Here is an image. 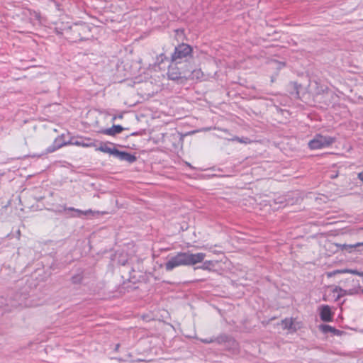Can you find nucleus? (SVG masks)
<instances>
[{
    "mask_svg": "<svg viewBox=\"0 0 363 363\" xmlns=\"http://www.w3.org/2000/svg\"><path fill=\"white\" fill-rule=\"evenodd\" d=\"M361 287H360L359 284H358V286L357 288L354 287V288H352L350 289H345V291H344V293L346 294V295H350V296L357 294L359 293V289Z\"/></svg>",
    "mask_w": 363,
    "mask_h": 363,
    "instance_id": "obj_21",
    "label": "nucleus"
},
{
    "mask_svg": "<svg viewBox=\"0 0 363 363\" xmlns=\"http://www.w3.org/2000/svg\"><path fill=\"white\" fill-rule=\"evenodd\" d=\"M71 30L74 41L84 40L89 38L91 32L90 27L86 24H75L71 27Z\"/></svg>",
    "mask_w": 363,
    "mask_h": 363,
    "instance_id": "obj_5",
    "label": "nucleus"
},
{
    "mask_svg": "<svg viewBox=\"0 0 363 363\" xmlns=\"http://www.w3.org/2000/svg\"><path fill=\"white\" fill-rule=\"evenodd\" d=\"M289 86L294 89V92L291 91V94H295L296 97H299V89L302 87L301 84L297 82H290Z\"/></svg>",
    "mask_w": 363,
    "mask_h": 363,
    "instance_id": "obj_18",
    "label": "nucleus"
},
{
    "mask_svg": "<svg viewBox=\"0 0 363 363\" xmlns=\"http://www.w3.org/2000/svg\"><path fill=\"white\" fill-rule=\"evenodd\" d=\"M320 329L324 333H328L330 332L335 335H340L341 333H342V331H340L329 325H320Z\"/></svg>",
    "mask_w": 363,
    "mask_h": 363,
    "instance_id": "obj_14",
    "label": "nucleus"
},
{
    "mask_svg": "<svg viewBox=\"0 0 363 363\" xmlns=\"http://www.w3.org/2000/svg\"><path fill=\"white\" fill-rule=\"evenodd\" d=\"M67 144V143L62 141V137H58L55 140L53 143L46 149L45 154L53 152Z\"/></svg>",
    "mask_w": 363,
    "mask_h": 363,
    "instance_id": "obj_8",
    "label": "nucleus"
},
{
    "mask_svg": "<svg viewBox=\"0 0 363 363\" xmlns=\"http://www.w3.org/2000/svg\"><path fill=\"white\" fill-rule=\"evenodd\" d=\"M124 128L121 125H113L111 128L101 130L103 134L113 136L120 133Z\"/></svg>",
    "mask_w": 363,
    "mask_h": 363,
    "instance_id": "obj_11",
    "label": "nucleus"
},
{
    "mask_svg": "<svg viewBox=\"0 0 363 363\" xmlns=\"http://www.w3.org/2000/svg\"><path fill=\"white\" fill-rule=\"evenodd\" d=\"M77 212L79 213V216H87V217H95L96 216H99L100 214H104V212H100V211H93L91 210H87V211H79V210H77Z\"/></svg>",
    "mask_w": 363,
    "mask_h": 363,
    "instance_id": "obj_16",
    "label": "nucleus"
},
{
    "mask_svg": "<svg viewBox=\"0 0 363 363\" xmlns=\"http://www.w3.org/2000/svg\"><path fill=\"white\" fill-rule=\"evenodd\" d=\"M342 250H345L348 252H352L354 251H362L363 250V242H357L352 245L344 244L341 245Z\"/></svg>",
    "mask_w": 363,
    "mask_h": 363,
    "instance_id": "obj_10",
    "label": "nucleus"
},
{
    "mask_svg": "<svg viewBox=\"0 0 363 363\" xmlns=\"http://www.w3.org/2000/svg\"><path fill=\"white\" fill-rule=\"evenodd\" d=\"M231 338L225 334H221L219 336H218L216 338H214L215 342H216L218 344H222L224 342H227L230 341Z\"/></svg>",
    "mask_w": 363,
    "mask_h": 363,
    "instance_id": "obj_19",
    "label": "nucleus"
},
{
    "mask_svg": "<svg viewBox=\"0 0 363 363\" xmlns=\"http://www.w3.org/2000/svg\"><path fill=\"white\" fill-rule=\"evenodd\" d=\"M82 280H83L82 274H74L71 278L72 283L74 284H81Z\"/></svg>",
    "mask_w": 363,
    "mask_h": 363,
    "instance_id": "obj_20",
    "label": "nucleus"
},
{
    "mask_svg": "<svg viewBox=\"0 0 363 363\" xmlns=\"http://www.w3.org/2000/svg\"><path fill=\"white\" fill-rule=\"evenodd\" d=\"M193 48L186 43H181L175 47L174 52L171 55L170 60L176 63H186L192 58Z\"/></svg>",
    "mask_w": 363,
    "mask_h": 363,
    "instance_id": "obj_2",
    "label": "nucleus"
},
{
    "mask_svg": "<svg viewBox=\"0 0 363 363\" xmlns=\"http://www.w3.org/2000/svg\"><path fill=\"white\" fill-rule=\"evenodd\" d=\"M96 147V150H97V151H101V152H103L105 153H108L111 155H113L114 152L116 150V148H114V147L111 148V147H108L106 143H103V142H100L99 146L96 145V147Z\"/></svg>",
    "mask_w": 363,
    "mask_h": 363,
    "instance_id": "obj_12",
    "label": "nucleus"
},
{
    "mask_svg": "<svg viewBox=\"0 0 363 363\" xmlns=\"http://www.w3.org/2000/svg\"><path fill=\"white\" fill-rule=\"evenodd\" d=\"M201 341L204 343H211V342H215L214 339L213 338H210V339H203L201 340Z\"/></svg>",
    "mask_w": 363,
    "mask_h": 363,
    "instance_id": "obj_24",
    "label": "nucleus"
},
{
    "mask_svg": "<svg viewBox=\"0 0 363 363\" xmlns=\"http://www.w3.org/2000/svg\"><path fill=\"white\" fill-rule=\"evenodd\" d=\"M358 178L363 182V171L358 174Z\"/></svg>",
    "mask_w": 363,
    "mask_h": 363,
    "instance_id": "obj_26",
    "label": "nucleus"
},
{
    "mask_svg": "<svg viewBox=\"0 0 363 363\" xmlns=\"http://www.w3.org/2000/svg\"><path fill=\"white\" fill-rule=\"evenodd\" d=\"M69 210L74 211V209L73 208H69Z\"/></svg>",
    "mask_w": 363,
    "mask_h": 363,
    "instance_id": "obj_28",
    "label": "nucleus"
},
{
    "mask_svg": "<svg viewBox=\"0 0 363 363\" xmlns=\"http://www.w3.org/2000/svg\"><path fill=\"white\" fill-rule=\"evenodd\" d=\"M206 257V254L199 252L192 254L189 252H179L175 256L172 257L165 264L167 271H171L174 268L179 266H190L202 262Z\"/></svg>",
    "mask_w": 363,
    "mask_h": 363,
    "instance_id": "obj_1",
    "label": "nucleus"
},
{
    "mask_svg": "<svg viewBox=\"0 0 363 363\" xmlns=\"http://www.w3.org/2000/svg\"><path fill=\"white\" fill-rule=\"evenodd\" d=\"M335 141V138L317 134L312 140L308 142V147L311 150L321 149L330 146Z\"/></svg>",
    "mask_w": 363,
    "mask_h": 363,
    "instance_id": "obj_3",
    "label": "nucleus"
},
{
    "mask_svg": "<svg viewBox=\"0 0 363 363\" xmlns=\"http://www.w3.org/2000/svg\"><path fill=\"white\" fill-rule=\"evenodd\" d=\"M121 161H125L131 164L136 161L137 157L135 155L130 154L125 151H120L116 148L113 155Z\"/></svg>",
    "mask_w": 363,
    "mask_h": 363,
    "instance_id": "obj_7",
    "label": "nucleus"
},
{
    "mask_svg": "<svg viewBox=\"0 0 363 363\" xmlns=\"http://www.w3.org/2000/svg\"><path fill=\"white\" fill-rule=\"evenodd\" d=\"M340 273H350L352 274L358 275L359 277H363L362 272H359L357 269H342V270H335L332 272L328 273V276L330 277H332L333 275H335L336 274H340Z\"/></svg>",
    "mask_w": 363,
    "mask_h": 363,
    "instance_id": "obj_13",
    "label": "nucleus"
},
{
    "mask_svg": "<svg viewBox=\"0 0 363 363\" xmlns=\"http://www.w3.org/2000/svg\"><path fill=\"white\" fill-rule=\"evenodd\" d=\"M186 71L189 72V75L187 77V78H190L191 79H199L203 76V72L200 69L191 70L186 68Z\"/></svg>",
    "mask_w": 363,
    "mask_h": 363,
    "instance_id": "obj_15",
    "label": "nucleus"
},
{
    "mask_svg": "<svg viewBox=\"0 0 363 363\" xmlns=\"http://www.w3.org/2000/svg\"><path fill=\"white\" fill-rule=\"evenodd\" d=\"M362 292L363 293V289H362Z\"/></svg>",
    "mask_w": 363,
    "mask_h": 363,
    "instance_id": "obj_30",
    "label": "nucleus"
},
{
    "mask_svg": "<svg viewBox=\"0 0 363 363\" xmlns=\"http://www.w3.org/2000/svg\"><path fill=\"white\" fill-rule=\"evenodd\" d=\"M178 65L180 64L171 62L167 73L169 79L175 81L182 78L187 79L189 72L186 71V68L179 67Z\"/></svg>",
    "mask_w": 363,
    "mask_h": 363,
    "instance_id": "obj_4",
    "label": "nucleus"
},
{
    "mask_svg": "<svg viewBox=\"0 0 363 363\" xmlns=\"http://www.w3.org/2000/svg\"><path fill=\"white\" fill-rule=\"evenodd\" d=\"M320 317L325 322H329L332 320V312L329 306L325 305L321 307Z\"/></svg>",
    "mask_w": 363,
    "mask_h": 363,
    "instance_id": "obj_9",
    "label": "nucleus"
},
{
    "mask_svg": "<svg viewBox=\"0 0 363 363\" xmlns=\"http://www.w3.org/2000/svg\"><path fill=\"white\" fill-rule=\"evenodd\" d=\"M32 207H33V206H28L27 208H28V209H30Z\"/></svg>",
    "mask_w": 363,
    "mask_h": 363,
    "instance_id": "obj_27",
    "label": "nucleus"
},
{
    "mask_svg": "<svg viewBox=\"0 0 363 363\" xmlns=\"http://www.w3.org/2000/svg\"><path fill=\"white\" fill-rule=\"evenodd\" d=\"M337 177V175H333V177H332V178H335V177Z\"/></svg>",
    "mask_w": 363,
    "mask_h": 363,
    "instance_id": "obj_29",
    "label": "nucleus"
},
{
    "mask_svg": "<svg viewBox=\"0 0 363 363\" xmlns=\"http://www.w3.org/2000/svg\"><path fill=\"white\" fill-rule=\"evenodd\" d=\"M211 262H210V261H209V262H206L203 264V265L201 268V269H207V268H208L207 264H211Z\"/></svg>",
    "mask_w": 363,
    "mask_h": 363,
    "instance_id": "obj_25",
    "label": "nucleus"
},
{
    "mask_svg": "<svg viewBox=\"0 0 363 363\" xmlns=\"http://www.w3.org/2000/svg\"><path fill=\"white\" fill-rule=\"evenodd\" d=\"M97 141L89 138H79L76 140L72 139L69 144L82 146L83 147H96Z\"/></svg>",
    "mask_w": 363,
    "mask_h": 363,
    "instance_id": "obj_6",
    "label": "nucleus"
},
{
    "mask_svg": "<svg viewBox=\"0 0 363 363\" xmlns=\"http://www.w3.org/2000/svg\"><path fill=\"white\" fill-rule=\"evenodd\" d=\"M344 291H345V289H343L340 286H336L333 288V289L332 291L333 293L337 294V295L335 298V301H338L341 297L346 296V294L344 293Z\"/></svg>",
    "mask_w": 363,
    "mask_h": 363,
    "instance_id": "obj_17",
    "label": "nucleus"
},
{
    "mask_svg": "<svg viewBox=\"0 0 363 363\" xmlns=\"http://www.w3.org/2000/svg\"><path fill=\"white\" fill-rule=\"evenodd\" d=\"M293 323L291 320L289 319H284L282 320V325H283V328L284 329H289L291 328V325H292Z\"/></svg>",
    "mask_w": 363,
    "mask_h": 363,
    "instance_id": "obj_22",
    "label": "nucleus"
},
{
    "mask_svg": "<svg viewBox=\"0 0 363 363\" xmlns=\"http://www.w3.org/2000/svg\"><path fill=\"white\" fill-rule=\"evenodd\" d=\"M164 59H167V57L164 54H161L157 57V61L160 62H163Z\"/></svg>",
    "mask_w": 363,
    "mask_h": 363,
    "instance_id": "obj_23",
    "label": "nucleus"
}]
</instances>
